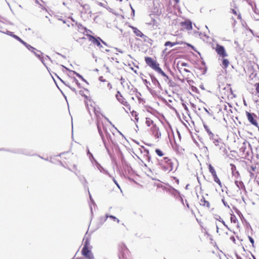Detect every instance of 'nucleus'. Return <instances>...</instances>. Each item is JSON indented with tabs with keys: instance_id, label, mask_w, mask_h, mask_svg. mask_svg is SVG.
<instances>
[{
	"instance_id": "nucleus-11",
	"label": "nucleus",
	"mask_w": 259,
	"mask_h": 259,
	"mask_svg": "<svg viewBox=\"0 0 259 259\" xmlns=\"http://www.w3.org/2000/svg\"><path fill=\"white\" fill-rule=\"evenodd\" d=\"M86 36H87L88 39L90 41H91L93 45L98 47L99 48L103 47L102 45H101V42L105 45V42L102 40L99 37H95L90 34V33H87Z\"/></svg>"
},
{
	"instance_id": "nucleus-30",
	"label": "nucleus",
	"mask_w": 259,
	"mask_h": 259,
	"mask_svg": "<svg viewBox=\"0 0 259 259\" xmlns=\"http://www.w3.org/2000/svg\"><path fill=\"white\" fill-rule=\"evenodd\" d=\"M205 128L209 135L213 136V134L207 126H205Z\"/></svg>"
},
{
	"instance_id": "nucleus-7",
	"label": "nucleus",
	"mask_w": 259,
	"mask_h": 259,
	"mask_svg": "<svg viewBox=\"0 0 259 259\" xmlns=\"http://www.w3.org/2000/svg\"><path fill=\"white\" fill-rule=\"evenodd\" d=\"M221 97L222 99L230 101L236 97L233 93L230 84H227L224 88L220 92Z\"/></svg>"
},
{
	"instance_id": "nucleus-28",
	"label": "nucleus",
	"mask_w": 259,
	"mask_h": 259,
	"mask_svg": "<svg viewBox=\"0 0 259 259\" xmlns=\"http://www.w3.org/2000/svg\"><path fill=\"white\" fill-rule=\"evenodd\" d=\"M255 169H256V167L252 166L250 167L249 171L250 174L251 176H253L254 175L253 172H254L255 171Z\"/></svg>"
},
{
	"instance_id": "nucleus-2",
	"label": "nucleus",
	"mask_w": 259,
	"mask_h": 259,
	"mask_svg": "<svg viewBox=\"0 0 259 259\" xmlns=\"http://www.w3.org/2000/svg\"><path fill=\"white\" fill-rule=\"evenodd\" d=\"M145 124L149 127V131L155 138L158 139L161 137L160 128L161 124L155 116L153 115L146 116Z\"/></svg>"
},
{
	"instance_id": "nucleus-13",
	"label": "nucleus",
	"mask_w": 259,
	"mask_h": 259,
	"mask_svg": "<svg viewBox=\"0 0 259 259\" xmlns=\"http://www.w3.org/2000/svg\"><path fill=\"white\" fill-rule=\"evenodd\" d=\"M215 50L220 57L223 58L228 56V54L224 48V47L219 44H217L215 48Z\"/></svg>"
},
{
	"instance_id": "nucleus-14",
	"label": "nucleus",
	"mask_w": 259,
	"mask_h": 259,
	"mask_svg": "<svg viewBox=\"0 0 259 259\" xmlns=\"http://www.w3.org/2000/svg\"><path fill=\"white\" fill-rule=\"evenodd\" d=\"M130 27L133 29L134 33L136 36L142 38L145 41L146 40L148 37L144 35L141 30L134 26H130Z\"/></svg>"
},
{
	"instance_id": "nucleus-29",
	"label": "nucleus",
	"mask_w": 259,
	"mask_h": 259,
	"mask_svg": "<svg viewBox=\"0 0 259 259\" xmlns=\"http://www.w3.org/2000/svg\"><path fill=\"white\" fill-rule=\"evenodd\" d=\"M254 87L255 88V91H256V93L257 94H259V82H257V83H256L255 84H254Z\"/></svg>"
},
{
	"instance_id": "nucleus-8",
	"label": "nucleus",
	"mask_w": 259,
	"mask_h": 259,
	"mask_svg": "<svg viewBox=\"0 0 259 259\" xmlns=\"http://www.w3.org/2000/svg\"><path fill=\"white\" fill-rule=\"evenodd\" d=\"M118 64L119 62L113 58H108L105 61L104 67L106 68L107 72L113 73L118 68Z\"/></svg>"
},
{
	"instance_id": "nucleus-22",
	"label": "nucleus",
	"mask_w": 259,
	"mask_h": 259,
	"mask_svg": "<svg viewBox=\"0 0 259 259\" xmlns=\"http://www.w3.org/2000/svg\"><path fill=\"white\" fill-rule=\"evenodd\" d=\"M230 64V62L229 60L227 59H223L222 61V67L223 68L226 69L229 65Z\"/></svg>"
},
{
	"instance_id": "nucleus-10",
	"label": "nucleus",
	"mask_w": 259,
	"mask_h": 259,
	"mask_svg": "<svg viewBox=\"0 0 259 259\" xmlns=\"http://www.w3.org/2000/svg\"><path fill=\"white\" fill-rule=\"evenodd\" d=\"M84 102L86 107L90 112H92L94 113H96L98 107H97L96 103L92 100L90 96H85Z\"/></svg>"
},
{
	"instance_id": "nucleus-42",
	"label": "nucleus",
	"mask_w": 259,
	"mask_h": 259,
	"mask_svg": "<svg viewBox=\"0 0 259 259\" xmlns=\"http://www.w3.org/2000/svg\"><path fill=\"white\" fill-rule=\"evenodd\" d=\"M37 56L38 57L40 58V55H37Z\"/></svg>"
},
{
	"instance_id": "nucleus-21",
	"label": "nucleus",
	"mask_w": 259,
	"mask_h": 259,
	"mask_svg": "<svg viewBox=\"0 0 259 259\" xmlns=\"http://www.w3.org/2000/svg\"><path fill=\"white\" fill-rule=\"evenodd\" d=\"M214 181L217 183L220 187H222V184L218 177L217 176V173L212 176Z\"/></svg>"
},
{
	"instance_id": "nucleus-31",
	"label": "nucleus",
	"mask_w": 259,
	"mask_h": 259,
	"mask_svg": "<svg viewBox=\"0 0 259 259\" xmlns=\"http://www.w3.org/2000/svg\"><path fill=\"white\" fill-rule=\"evenodd\" d=\"M109 217L110 218H111L112 219H113L114 221H117V223L119 222V220L118 219H117L116 217H115L113 215H110V216H109Z\"/></svg>"
},
{
	"instance_id": "nucleus-33",
	"label": "nucleus",
	"mask_w": 259,
	"mask_h": 259,
	"mask_svg": "<svg viewBox=\"0 0 259 259\" xmlns=\"http://www.w3.org/2000/svg\"><path fill=\"white\" fill-rule=\"evenodd\" d=\"M248 238H249V240L250 242L251 243L252 245H253V244H254V242L253 239L251 237H250V236L248 237Z\"/></svg>"
},
{
	"instance_id": "nucleus-3",
	"label": "nucleus",
	"mask_w": 259,
	"mask_h": 259,
	"mask_svg": "<svg viewBox=\"0 0 259 259\" xmlns=\"http://www.w3.org/2000/svg\"><path fill=\"white\" fill-rule=\"evenodd\" d=\"M73 25L74 28L73 34V37L77 41H78L79 40L82 39H85V37L83 36L80 35V34L86 35L87 33H93L91 30L88 29L81 24L76 23L74 25Z\"/></svg>"
},
{
	"instance_id": "nucleus-4",
	"label": "nucleus",
	"mask_w": 259,
	"mask_h": 259,
	"mask_svg": "<svg viewBox=\"0 0 259 259\" xmlns=\"http://www.w3.org/2000/svg\"><path fill=\"white\" fill-rule=\"evenodd\" d=\"M158 163L163 170L169 172L174 168L172 160L168 156H164L158 159Z\"/></svg>"
},
{
	"instance_id": "nucleus-20",
	"label": "nucleus",
	"mask_w": 259,
	"mask_h": 259,
	"mask_svg": "<svg viewBox=\"0 0 259 259\" xmlns=\"http://www.w3.org/2000/svg\"><path fill=\"white\" fill-rule=\"evenodd\" d=\"M134 107L132 108V109L129 111L131 113L132 116L135 118L136 121H138V114L137 112L133 110Z\"/></svg>"
},
{
	"instance_id": "nucleus-16",
	"label": "nucleus",
	"mask_w": 259,
	"mask_h": 259,
	"mask_svg": "<svg viewBox=\"0 0 259 259\" xmlns=\"http://www.w3.org/2000/svg\"><path fill=\"white\" fill-rule=\"evenodd\" d=\"M200 204L201 206L207 208L208 209H210L211 208L210 203L209 202V201L206 200L204 197L200 199Z\"/></svg>"
},
{
	"instance_id": "nucleus-26",
	"label": "nucleus",
	"mask_w": 259,
	"mask_h": 259,
	"mask_svg": "<svg viewBox=\"0 0 259 259\" xmlns=\"http://www.w3.org/2000/svg\"><path fill=\"white\" fill-rule=\"evenodd\" d=\"M231 12L235 15L237 16V18L239 20L241 19V16L240 13H238V12L235 9H231Z\"/></svg>"
},
{
	"instance_id": "nucleus-27",
	"label": "nucleus",
	"mask_w": 259,
	"mask_h": 259,
	"mask_svg": "<svg viewBox=\"0 0 259 259\" xmlns=\"http://www.w3.org/2000/svg\"><path fill=\"white\" fill-rule=\"evenodd\" d=\"M208 169L209 172L211 174L212 176L217 173L215 170L210 164L208 165Z\"/></svg>"
},
{
	"instance_id": "nucleus-37",
	"label": "nucleus",
	"mask_w": 259,
	"mask_h": 259,
	"mask_svg": "<svg viewBox=\"0 0 259 259\" xmlns=\"http://www.w3.org/2000/svg\"><path fill=\"white\" fill-rule=\"evenodd\" d=\"M230 239H231V240H232V241H233L234 242H235V238H234V236H232V237H231Z\"/></svg>"
},
{
	"instance_id": "nucleus-6",
	"label": "nucleus",
	"mask_w": 259,
	"mask_h": 259,
	"mask_svg": "<svg viewBox=\"0 0 259 259\" xmlns=\"http://www.w3.org/2000/svg\"><path fill=\"white\" fill-rule=\"evenodd\" d=\"M145 61L146 64L152 69L157 72L163 76L168 78V76L159 67V64L153 58L150 57H145Z\"/></svg>"
},
{
	"instance_id": "nucleus-40",
	"label": "nucleus",
	"mask_w": 259,
	"mask_h": 259,
	"mask_svg": "<svg viewBox=\"0 0 259 259\" xmlns=\"http://www.w3.org/2000/svg\"><path fill=\"white\" fill-rule=\"evenodd\" d=\"M182 65H183V66H186V63H183Z\"/></svg>"
},
{
	"instance_id": "nucleus-25",
	"label": "nucleus",
	"mask_w": 259,
	"mask_h": 259,
	"mask_svg": "<svg viewBox=\"0 0 259 259\" xmlns=\"http://www.w3.org/2000/svg\"><path fill=\"white\" fill-rule=\"evenodd\" d=\"M178 44H179V43L177 42H171L170 41H166L165 42L164 46L166 47L170 46V47H172L175 46Z\"/></svg>"
},
{
	"instance_id": "nucleus-38",
	"label": "nucleus",
	"mask_w": 259,
	"mask_h": 259,
	"mask_svg": "<svg viewBox=\"0 0 259 259\" xmlns=\"http://www.w3.org/2000/svg\"><path fill=\"white\" fill-rule=\"evenodd\" d=\"M174 1L178 4L179 2V0H174Z\"/></svg>"
},
{
	"instance_id": "nucleus-18",
	"label": "nucleus",
	"mask_w": 259,
	"mask_h": 259,
	"mask_svg": "<svg viewBox=\"0 0 259 259\" xmlns=\"http://www.w3.org/2000/svg\"><path fill=\"white\" fill-rule=\"evenodd\" d=\"M215 146H216L220 150L225 149V145L223 142H220L218 140L214 141Z\"/></svg>"
},
{
	"instance_id": "nucleus-19",
	"label": "nucleus",
	"mask_w": 259,
	"mask_h": 259,
	"mask_svg": "<svg viewBox=\"0 0 259 259\" xmlns=\"http://www.w3.org/2000/svg\"><path fill=\"white\" fill-rule=\"evenodd\" d=\"M235 185L239 189H245V186L242 181H236Z\"/></svg>"
},
{
	"instance_id": "nucleus-15",
	"label": "nucleus",
	"mask_w": 259,
	"mask_h": 259,
	"mask_svg": "<svg viewBox=\"0 0 259 259\" xmlns=\"http://www.w3.org/2000/svg\"><path fill=\"white\" fill-rule=\"evenodd\" d=\"M181 27L184 29H186L187 30H191L192 29V23L190 21H185L184 22H182L180 23Z\"/></svg>"
},
{
	"instance_id": "nucleus-12",
	"label": "nucleus",
	"mask_w": 259,
	"mask_h": 259,
	"mask_svg": "<svg viewBox=\"0 0 259 259\" xmlns=\"http://www.w3.org/2000/svg\"><path fill=\"white\" fill-rule=\"evenodd\" d=\"M246 115L249 122L255 127H258V124L257 121V115L253 113H250L246 111Z\"/></svg>"
},
{
	"instance_id": "nucleus-35",
	"label": "nucleus",
	"mask_w": 259,
	"mask_h": 259,
	"mask_svg": "<svg viewBox=\"0 0 259 259\" xmlns=\"http://www.w3.org/2000/svg\"><path fill=\"white\" fill-rule=\"evenodd\" d=\"M222 201H223V202L225 206H227V207H229V206L228 205L227 203V202H226L224 201V200H222Z\"/></svg>"
},
{
	"instance_id": "nucleus-41",
	"label": "nucleus",
	"mask_w": 259,
	"mask_h": 259,
	"mask_svg": "<svg viewBox=\"0 0 259 259\" xmlns=\"http://www.w3.org/2000/svg\"><path fill=\"white\" fill-rule=\"evenodd\" d=\"M108 85H110V87L111 88L110 84L109 83H108Z\"/></svg>"
},
{
	"instance_id": "nucleus-9",
	"label": "nucleus",
	"mask_w": 259,
	"mask_h": 259,
	"mask_svg": "<svg viewBox=\"0 0 259 259\" xmlns=\"http://www.w3.org/2000/svg\"><path fill=\"white\" fill-rule=\"evenodd\" d=\"M97 127L98 132L101 137H102V139L105 145L106 144V142L103 136V132L105 133L107 137H108V138H109V142H111L113 144L114 143V140L112 139L111 135H110V134L108 133L107 127L105 126L103 121H101L100 120L98 121Z\"/></svg>"
},
{
	"instance_id": "nucleus-43",
	"label": "nucleus",
	"mask_w": 259,
	"mask_h": 259,
	"mask_svg": "<svg viewBox=\"0 0 259 259\" xmlns=\"http://www.w3.org/2000/svg\"><path fill=\"white\" fill-rule=\"evenodd\" d=\"M185 71H187V72H188V71H189L188 70H186V69H185Z\"/></svg>"
},
{
	"instance_id": "nucleus-39",
	"label": "nucleus",
	"mask_w": 259,
	"mask_h": 259,
	"mask_svg": "<svg viewBox=\"0 0 259 259\" xmlns=\"http://www.w3.org/2000/svg\"><path fill=\"white\" fill-rule=\"evenodd\" d=\"M114 182H115V183L116 184V185H117L118 187H119V186H118V184L117 183V182H116V181H115V180H114Z\"/></svg>"
},
{
	"instance_id": "nucleus-24",
	"label": "nucleus",
	"mask_w": 259,
	"mask_h": 259,
	"mask_svg": "<svg viewBox=\"0 0 259 259\" xmlns=\"http://www.w3.org/2000/svg\"><path fill=\"white\" fill-rule=\"evenodd\" d=\"M13 37L15 38H16V39H17L18 41H19L20 42H21L23 45H25L27 48H28V47H30V46L29 45L28 46L27 45V44L25 41H24L23 40H22L19 36L14 35ZM31 48L34 49V48L33 47H31Z\"/></svg>"
},
{
	"instance_id": "nucleus-34",
	"label": "nucleus",
	"mask_w": 259,
	"mask_h": 259,
	"mask_svg": "<svg viewBox=\"0 0 259 259\" xmlns=\"http://www.w3.org/2000/svg\"><path fill=\"white\" fill-rule=\"evenodd\" d=\"M188 83L190 85L192 83H193L194 81L193 80H187Z\"/></svg>"
},
{
	"instance_id": "nucleus-1",
	"label": "nucleus",
	"mask_w": 259,
	"mask_h": 259,
	"mask_svg": "<svg viewBox=\"0 0 259 259\" xmlns=\"http://www.w3.org/2000/svg\"><path fill=\"white\" fill-rule=\"evenodd\" d=\"M115 98L127 113L133 107L143 102V99L139 97L138 94L127 93L124 91H117Z\"/></svg>"
},
{
	"instance_id": "nucleus-5",
	"label": "nucleus",
	"mask_w": 259,
	"mask_h": 259,
	"mask_svg": "<svg viewBox=\"0 0 259 259\" xmlns=\"http://www.w3.org/2000/svg\"><path fill=\"white\" fill-rule=\"evenodd\" d=\"M92 248L90 240L88 239H85L81 251V255L85 259H95L94 254L92 251Z\"/></svg>"
},
{
	"instance_id": "nucleus-32",
	"label": "nucleus",
	"mask_w": 259,
	"mask_h": 259,
	"mask_svg": "<svg viewBox=\"0 0 259 259\" xmlns=\"http://www.w3.org/2000/svg\"><path fill=\"white\" fill-rule=\"evenodd\" d=\"M85 91L83 90H80L79 91V94L81 95L82 96H83L85 98V96H88L87 95L85 94L84 93Z\"/></svg>"
},
{
	"instance_id": "nucleus-36",
	"label": "nucleus",
	"mask_w": 259,
	"mask_h": 259,
	"mask_svg": "<svg viewBox=\"0 0 259 259\" xmlns=\"http://www.w3.org/2000/svg\"><path fill=\"white\" fill-rule=\"evenodd\" d=\"M99 80L101 81H105V80L103 79V77L102 76L100 77Z\"/></svg>"
},
{
	"instance_id": "nucleus-44",
	"label": "nucleus",
	"mask_w": 259,
	"mask_h": 259,
	"mask_svg": "<svg viewBox=\"0 0 259 259\" xmlns=\"http://www.w3.org/2000/svg\"><path fill=\"white\" fill-rule=\"evenodd\" d=\"M185 109H187V106H185Z\"/></svg>"
},
{
	"instance_id": "nucleus-23",
	"label": "nucleus",
	"mask_w": 259,
	"mask_h": 259,
	"mask_svg": "<svg viewBox=\"0 0 259 259\" xmlns=\"http://www.w3.org/2000/svg\"><path fill=\"white\" fill-rule=\"evenodd\" d=\"M155 152H156V154L160 157H164V156L165 155V154L164 153V152L160 149H156Z\"/></svg>"
},
{
	"instance_id": "nucleus-17",
	"label": "nucleus",
	"mask_w": 259,
	"mask_h": 259,
	"mask_svg": "<svg viewBox=\"0 0 259 259\" xmlns=\"http://www.w3.org/2000/svg\"><path fill=\"white\" fill-rule=\"evenodd\" d=\"M230 220L231 223L233 224L234 226L238 227V220L235 215L233 214H231Z\"/></svg>"
}]
</instances>
